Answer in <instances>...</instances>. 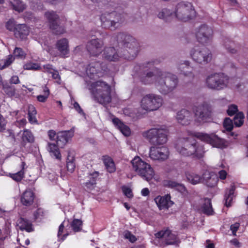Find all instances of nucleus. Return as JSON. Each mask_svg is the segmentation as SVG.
<instances>
[{
  "mask_svg": "<svg viewBox=\"0 0 248 248\" xmlns=\"http://www.w3.org/2000/svg\"><path fill=\"white\" fill-rule=\"evenodd\" d=\"M23 68L27 70H40L41 67L39 63L29 62L24 64Z\"/></svg>",
  "mask_w": 248,
  "mask_h": 248,
  "instance_id": "nucleus-47",
  "label": "nucleus"
},
{
  "mask_svg": "<svg viewBox=\"0 0 248 248\" xmlns=\"http://www.w3.org/2000/svg\"><path fill=\"white\" fill-rule=\"evenodd\" d=\"M52 77L54 79L56 80V82L60 84H61V77L59 74V72L56 70H54V72H52Z\"/></svg>",
  "mask_w": 248,
  "mask_h": 248,
  "instance_id": "nucleus-58",
  "label": "nucleus"
},
{
  "mask_svg": "<svg viewBox=\"0 0 248 248\" xmlns=\"http://www.w3.org/2000/svg\"><path fill=\"white\" fill-rule=\"evenodd\" d=\"M187 180L192 185H196L201 182L202 178L198 174L191 171L186 173Z\"/></svg>",
  "mask_w": 248,
  "mask_h": 248,
  "instance_id": "nucleus-39",
  "label": "nucleus"
},
{
  "mask_svg": "<svg viewBox=\"0 0 248 248\" xmlns=\"http://www.w3.org/2000/svg\"><path fill=\"white\" fill-rule=\"evenodd\" d=\"M112 122L115 126L125 136H130L131 131L129 127L124 124L119 118L114 117L112 119Z\"/></svg>",
  "mask_w": 248,
  "mask_h": 248,
  "instance_id": "nucleus-29",
  "label": "nucleus"
},
{
  "mask_svg": "<svg viewBox=\"0 0 248 248\" xmlns=\"http://www.w3.org/2000/svg\"><path fill=\"white\" fill-rule=\"evenodd\" d=\"M124 238L128 239L131 243H134L137 240L136 237L128 230L124 232Z\"/></svg>",
  "mask_w": 248,
  "mask_h": 248,
  "instance_id": "nucleus-53",
  "label": "nucleus"
},
{
  "mask_svg": "<svg viewBox=\"0 0 248 248\" xmlns=\"http://www.w3.org/2000/svg\"><path fill=\"white\" fill-rule=\"evenodd\" d=\"M196 15V11L193 8L191 3L181 2L178 3L176 7L174 13L167 9H163L158 15V18L162 19L166 22H170L173 18L186 22Z\"/></svg>",
  "mask_w": 248,
  "mask_h": 248,
  "instance_id": "nucleus-4",
  "label": "nucleus"
},
{
  "mask_svg": "<svg viewBox=\"0 0 248 248\" xmlns=\"http://www.w3.org/2000/svg\"><path fill=\"white\" fill-rule=\"evenodd\" d=\"M240 226V224L239 223H235L231 225L230 227V229L232 231V234L234 235H236V233L238 231Z\"/></svg>",
  "mask_w": 248,
  "mask_h": 248,
  "instance_id": "nucleus-60",
  "label": "nucleus"
},
{
  "mask_svg": "<svg viewBox=\"0 0 248 248\" xmlns=\"http://www.w3.org/2000/svg\"><path fill=\"white\" fill-rule=\"evenodd\" d=\"M16 22L14 19H10L6 23V29L9 31L14 32L16 28Z\"/></svg>",
  "mask_w": 248,
  "mask_h": 248,
  "instance_id": "nucleus-52",
  "label": "nucleus"
},
{
  "mask_svg": "<svg viewBox=\"0 0 248 248\" xmlns=\"http://www.w3.org/2000/svg\"><path fill=\"white\" fill-rule=\"evenodd\" d=\"M233 121L229 118H226L223 122V127L228 131H231L233 127Z\"/></svg>",
  "mask_w": 248,
  "mask_h": 248,
  "instance_id": "nucleus-50",
  "label": "nucleus"
},
{
  "mask_svg": "<svg viewBox=\"0 0 248 248\" xmlns=\"http://www.w3.org/2000/svg\"><path fill=\"white\" fill-rule=\"evenodd\" d=\"M6 120L0 114V131L4 130L6 126Z\"/></svg>",
  "mask_w": 248,
  "mask_h": 248,
  "instance_id": "nucleus-61",
  "label": "nucleus"
},
{
  "mask_svg": "<svg viewBox=\"0 0 248 248\" xmlns=\"http://www.w3.org/2000/svg\"><path fill=\"white\" fill-rule=\"evenodd\" d=\"M18 225L19 229L24 231H25L27 232H33L34 229L33 228L32 222L29 219L20 217L18 220Z\"/></svg>",
  "mask_w": 248,
  "mask_h": 248,
  "instance_id": "nucleus-32",
  "label": "nucleus"
},
{
  "mask_svg": "<svg viewBox=\"0 0 248 248\" xmlns=\"http://www.w3.org/2000/svg\"><path fill=\"white\" fill-rule=\"evenodd\" d=\"M29 32V28L26 24H19L16 25L14 34L16 38L24 40L27 38Z\"/></svg>",
  "mask_w": 248,
  "mask_h": 248,
  "instance_id": "nucleus-26",
  "label": "nucleus"
},
{
  "mask_svg": "<svg viewBox=\"0 0 248 248\" xmlns=\"http://www.w3.org/2000/svg\"><path fill=\"white\" fill-rule=\"evenodd\" d=\"M235 189L234 185H231L230 189L226 190L224 195L225 205L227 207L232 206V202L234 197Z\"/></svg>",
  "mask_w": 248,
  "mask_h": 248,
  "instance_id": "nucleus-34",
  "label": "nucleus"
},
{
  "mask_svg": "<svg viewBox=\"0 0 248 248\" xmlns=\"http://www.w3.org/2000/svg\"><path fill=\"white\" fill-rule=\"evenodd\" d=\"M231 243L234 245L235 247L239 248L241 247V244L239 242L238 240L236 238H234L231 240Z\"/></svg>",
  "mask_w": 248,
  "mask_h": 248,
  "instance_id": "nucleus-64",
  "label": "nucleus"
},
{
  "mask_svg": "<svg viewBox=\"0 0 248 248\" xmlns=\"http://www.w3.org/2000/svg\"><path fill=\"white\" fill-rule=\"evenodd\" d=\"M156 238H165V242L167 245H175L180 243L178 236L173 233L168 228L162 230L155 234Z\"/></svg>",
  "mask_w": 248,
  "mask_h": 248,
  "instance_id": "nucleus-16",
  "label": "nucleus"
},
{
  "mask_svg": "<svg viewBox=\"0 0 248 248\" xmlns=\"http://www.w3.org/2000/svg\"><path fill=\"white\" fill-rule=\"evenodd\" d=\"M192 136L215 147L223 148L225 146V140L219 138L214 133L206 134L194 132L192 133Z\"/></svg>",
  "mask_w": 248,
  "mask_h": 248,
  "instance_id": "nucleus-12",
  "label": "nucleus"
},
{
  "mask_svg": "<svg viewBox=\"0 0 248 248\" xmlns=\"http://www.w3.org/2000/svg\"><path fill=\"white\" fill-rule=\"evenodd\" d=\"M164 185L165 186L168 188H175L180 192H183L186 190V187L183 184L172 180L164 181Z\"/></svg>",
  "mask_w": 248,
  "mask_h": 248,
  "instance_id": "nucleus-35",
  "label": "nucleus"
},
{
  "mask_svg": "<svg viewBox=\"0 0 248 248\" xmlns=\"http://www.w3.org/2000/svg\"><path fill=\"white\" fill-rule=\"evenodd\" d=\"M170 198V195L167 194L164 196H158L155 198L154 201L159 210L168 209L173 204Z\"/></svg>",
  "mask_w": 248,
  "mask_h": 248,
  "instance_id": "nucleus-23",
  "label": "nucleus"
},
{
  "mask_svg": "<svg viewBox=\"0 0 248 248\" xmlns=\"http://www.w3.org/2000/svg\"><path fill=\"white\" fill-rule=\"evenodd\" d=\"M131 163L133 170L142 178L147 181L152 179L154 175V171L150 164L138 156L132 159Z\"/></svg>",
  "mask_w": 248,
  "mask_h": 248,
  "instance_id": "nucleus-7",
  "label": "nucleus"
},
{
  "mask_svg": "<svg viewBox=\"0 0 248 248\" xmlns=\"http://www.w3.org/2000/svg\"><path fill=\"white\" fill-rule=\"evenodd\" d=\"M177 69L179 74H183L186 77H188L189 79L194 78L193 68L189 65L188 61H185L177 65Z\"/></svg>",
  "mask_w": 248,
  "mask_h": 248,
  "instance_id": "nucleus-25",
  "label": "nucleus"
},
{
  "mask_svg": "<svg viewBox=\"0 0 248 248\" xmlns=\"http://www.w3.org/2000/svg\"><path fill=\"white\" fill-rule=\"evenodd\" d=\"M229 77L224 73H214L208 76L206 79V84L209 89L221 90L227 87Z\"/></svg>",
  "mask_w": 248,
  "mask_h": 248,
  "instance_id": "nucleus-9",
  "label": "nucleus"
},
{
  "mask_svg": "<svg viewBox=\"0 0 248 248\" xmlns=\"http://www.w3.org/2000/svg\"><path fill=\"white\" fill-rule=\"evenodd\" d=\"M73 106L74 108L76 110V111L79 114L85 115V113L84 112L83 110L80 107L79 104L77 102H75Z\"/></svg>",
  "mask_w": 248,
  "mask_h": 248,
  "instance_id": "nucleus-59",
  "label": "nucleus"
},
{
  "mask_svg": "<svg viewBox=\"0 0 248 248\" xmlns=\"http://www.w3.org/2000/svg\"><path fill=\"white\" fill-rule=\"evenodd\" d=\"M163 99L159 95L148 94L141 99L140 105L142 108L147 111L158 109L162 105Z\"/></svg>",
  "mask_w": 248,
  "mask_h": 248,
  "instance_id": "nucleus-11",
  "label": "nucleus"
},
{
  "mask_svg": "<svg viewBox=\"0 0 248 248\" xmlns=\"http://www.w3.org/2000/svg\"><path fill=\"white\" fill-rule=\"evenodd\" d=\"M35 198V193L31 188H27L21 195L20 200L21 203L26 207L31 206Z\"/></svg>",
  "mask_w": 248,
  "mask_h": 248,
  "instance_id": "nucleus-22",
  "label": "nucleus"
},
{
  "mask_svg": "<svg viewBox=\"0 0 248 248\" xmlns=\"http://www.w3.org/2000/svg\"><path fill=\"white\" fill-rule=\"evenodd\" d=\"M27 168L26 163L24 161H22L19 166L20 170L16 173H9V176L13 180L16 182H19L24 178L25 174V170Z\"/></svg>",
  "mask_w": 248,
  "mask_h": 248,
  "instance_id": "nucleus-30",
  "label": "nucleus"
},
{
  "mask_svg": "<svg viewBox=\"0 0 248 248\" xmlns=\"http://www.w3.org/2000/svg\"><path fill=\"white\" fill-rule=\"evenodd\" d=\"M2 89L5 93L9 97L13 96L16 93V89L14 86L10 85L8 83L3 84L2 82Z\"/></svg>",
  "mask_w": 248,
  "mask_h": 248,
  "instance_id": "nucleus-42",
  "label": "nucleus"
},
{
  "mask_svg": "<svg viewBox=\"0 0 248 248\" xmlns=\"http://www.w3.org/2000/svg\"><path fill=\"white\" fill-rule=\"evenodd\" d=\"M168 130L165 128H152L143 133V136L152 144L161 145L168 140Z\"/></svg>",
  "mask_w": 248,
  "mask_h": 248,
  "instance_id": "nucleus-8",
  "label": "nucleus"
},
{
  "mask_svg": "<svg viewBox=\"0 0 248 248\" xmlns=\"http://www.w3.org/2000/svg\"><path fill=\"white\" fill-rule=\"evenodd\" d=\"M157 61L148 62L141 65H136L133 69L141 82L150 84L156 79V86L159 92L164 94L172 92L177 86L178 80L177 76L169 72L159 71L155 68Z\"/></svg>",
  "mask_w": 248,
  "mask_h": 248,
  "instance_id": "nucleus-1",
  "label": "nucleus"
},
{
  "mask_svg": "<svg viewBox=\"0 0 248 248\" xmlns=\"http://www.w3.org/2000/svg\"><path fill=\"white\" fill-rule=\"evenodd\" d=\"M15 61V57L12 55H9L7 58L0 63V70H2L9 67Z\"/></svg>",
  "mask_w": 248,
  "mask_h": 248,
  "instance_id": "nucleus-45",
  "label": "nucleus"
},
{
  "mask_svg": "<svg viewBox=\"0 0 248 248\" xmlns=\"http://www.w3.org/2000/svg\"><path fill=\"white\" fill-rule=\"evenodd\" d=\"M56 47L60 52L62 57L64 58L66 55L68 54L69 52V44L67 39L62 38L58 40L56 44Z\"/></svg>",
  "mask_w": 248,
  "mask_h": 248,
  "instance_id": "nucleus-27",
  "label": "nucleus"
},
{
  "mask_svg": "<svg viewBox=\"0 0 248 248\" xmlns=\"http://www.w3.org/2000/svg\"><path fill=\"white\" fill-rule=\"evenodd\" d=\"M89 90L94 100L106 106L111 102V86L105 81L99 80L92 83Z\"/></svg>",
  "mask_w": 248,
  "mask_h": 248,
  "instance_id": "nucleus-5",
  "label": "nucleus"
},
{
  "mask_svg": "<svg viewBox=\"0 0 248 248\" xmlns=\"http://www.w3.org/2000/svg\"><path fill=\"white\" fill-rule=\"evenodd\" d=\"M102 160L108 172L111 173L115 171V165L111 157L108 155H103Z\"/></svg>",
  "mask_w": 248,
  "mask_h": 248,
  "instance_id": "nucleus-33",
  "label": "nucleus"
},
{
  "mask_svg": "<svg viewBox=\"0 0 248 248\" xmlns=\"http://www.w3.org/2000/svg\"><path fill=\"white\" fill-rule=\"evenodd\" d=\"M14 57L17 59H24L26 57V53L24 52L22 48L16 47L13 52Z\"/></svg>",
  "mask_w": 248,
  "mask_h": 248,
  "instance_id": "nucleus-48",
  "label": "nucleus"
},
{
  "mask_svg": "<svg viewBox=\"0 0 248 248\" xmlns=\"http://www.w3.org/2000/svg\"><path fill=\"white\" fill-rule=\"evenodd\" d=\"M204 201V202L202 206V212L208 216L213 215L214 214V210L212 208L211 199L206 198Z\"/></svg>",
  "mask_w": 248,
  "mask_h": 248,
  "instance_id": "nucleus-36",
  "label": "nucleus"
},
{
  "mask_svg": "<svg viewBox=\"0 0 248 248\" xmlns=\"http://www.w3.org/2000/svg\"><path fill=\"white\" fill-rule=\"evenodd\" d=\"M45 212L42 208H38L34 213L33 217L35 220L42 219L45 216Z\"/></svg>",
  "mask_w": 248,
  "mask_h": 248,
  "instance_id": "nucleus-51",
  "label": "nucleus"
},
{
  "mask_svg": "<svg viewBox=\"0 0 248 248\" xmlns=\"http://www.w3.org/2000/svg\"><path fill=\"white\" fill-rule=\"evenodd\" d=\"M93 2L101 3L106 5L107 9L112 7L114 10L110 12L103 14L100 16V20L103 28L108 29L111 31L121 26L124 22L125 17L124 13H121L125 5L123 3H116L112 0H91Z\"/></svg>",
  "mask_w": 248,
  "mask_h": 248,
  "instance_id": "nucleus-3",
  "label": "nucleus"
},
{
  "mask_svg": "<svg viewBox=\"0 0 248 248\" xmlns=\"http://www.w3.org/2000/svg\"><path fill=\"white\" fill-rule=\"evenodd\" d=\"M10 83L11 84H17L20 83V80L18 76H13L10 79Z\"/></svg>",
  "mask_w": 248,
  "mask_h": 248,
  "instance_id": "nucleus-62",
  "label": "nucleus"
},
{
  "mask_svg": "<svg viewBox=\"0 0 248 248\" xmlns=\"http://www.w3.org/2000/svg\"><path fill=\"white\" fill-rule=\"evenodd\" d=\"M227 173L225 170H221L218 172L219 178L221 180H225L226 178Z\"/></svg>",
  "mask_w": 248,
  "mask_h": 248,
  "instance_id": "nucleus-63",
  "label": "nucleus"
},
{
  "mask_svg": "<svg viewBox=\"0 0 248 248\" xmlns=\"http://www.w3.org/2000/svg\"><path fill=\"white\" fill-rule=\"evenodd\" d=\"M104 45L103 40L93 39L87 42L86 49L91 56H98L102 52Z\"/></svg>",
  "mask_w": 248,
  "mask_h": 248,
  "instance_id": "nucleus-17",
  "label": "nucleus"
},
{
  "mask_svg": "<svg viewBox=\"0 0 248 248\" xmlns=\"http://www.w3.org/2000/svg\"><path fill=\"white\" fill-rule=\"evenodd\" d=\"M169 155V149L165 146L152 147L150 151V156L153 160H164Z\"/></svg>",
  "mask_w": 248,
  "mask_h": 248,
  "instance_id": "nucleus-18",
  "label": "nucleus"
},
{
  "mask_svg": "<svg viewBox=\"0 0 248 248\" xmlns=\"http://www.w3.org/2000/svg\"><path fill=\"white\" fill-rule=\"evenodd\" d=\"M57 134L56 131L54 130H49L47 132V135L49 139L51 141L55 140L56 141Z\"/></svg>",
  "mask_w": 248,
  "mask_h": 248,
  "instance_id": "nucleus-57",
  "label": "nucleus"
},
{
  "mask_svg": "<svg viewBox=\"0 0 248 248\" xmlns=\"http://www.w3.org/2000/svg\"><path fill=\"white\" fill-rule=\"evenodd\" d=\"M13 9L18 12H21L26 8V5L21 0H14L11 2Z\"/></svg>",
  "mask_w": 248,
  "mask_h": 248,
  "instance_id": "nucleus-41",
  "label": "nucleus"
},
{
  "mask_svg": "<svg viewBox=\"0 0 248 248\" xmlns=\"http://www.w3.org/2000/svg\"><path fill=\"white\" fill-rule=\"evenodd\" d=\"M237 111V106L235 105H231L228 108V109L227 110V113L228 115L232 116L234 115L235 114H236Z\"/></svg>",
  "mask_w": 248,
  "mask_h": 248,
  "instance_id": "nucleus-55",
  "label": "nucleus"
},
{
  "mask_svg": "<svg viewBox=\"0 0 248 248\" xmlns=\"http://www.w3.org/2000/svg\"><path fill=\"white\" fill-rule=\"evenodd\" d=\"M244 114L242 112H237L234 116L233 121L234 125L240 127L244 123Z\"/></svg>",
  "mask_w": 248,
  "mask_h": 248,
  "instance_id": "nucleus-44",
  "label": "nucleus"
},
{
  "mask_svg": "<svg viewBox=\"0 0 248 248\" xmlns=\"http://www.w3.org/2000/svg\"><path fill=\"white\" fill-rule=\"evenodd\" d=\"M49 151L51 156H53L59 160L62 159V155L57 144L48 143Z\"/></svg>",
  "mask_w": 248,
  "mask_h": 248,
  "instance_id": "nucleus-37",
  "label": "nucleus"
},
{
  "mask_svg": "<svg viewBox=\"0 0 248 248\" xmlns=\"http://www.w3.org/2000/svg\"><path fill=\"white\" fill-rule=\"evenodd\" d=\"M37 113L35 107L31 105L29 106L28 108V119L31 123H34L37 122L36 119V115Z\"/></svg>",
  "mask_w": 248,
  "mask_h": 248,
  "instance_id": "nucleus-43",
  "label": "nucleus"
},
{
  "mask_svg": "<svg viewBox=\"0 0 248 248\" xmlns=\"http://www.w3.org/2000/svg\"><path fill=\"white\" fill-rule=\"evenodd\" d=\"M123 191L127 197L128 198H132L133 197V194L132 191V190L127 187H123Z\"/></svg>",
  "mask_w": 248,
  "mask_h": 248,
  "instance_id": "nucleus-56",
  "label": "nucleus"
},
{
  "mask_svg": "<svg viewBox=\"0 0 248 248\" xmlns=\"http://www.w3.org/2000/svg\"><path fill=\"white\" fill-rule=\"evenodd\" d=\"M74 130L71 128L69 130L59 131L57 134L56 144L60 148H63L68 141L74 136Z\"/></svg>",
  "mask_w": 248,
  "mask_h": 248,
  "instance_id": "nucleus-21",
  "label": "nucleus"
},
{
  "mask_svg": "<svg viewBox=\"0 0 248 248\" xmlns=\"http://www.w3.org/2000/svg\"><path fill=\"white\" fill-rule=\"evenodd\" d=\"M71 225L74 232H78L82 229V221L79 219H74Z\"/></svg>",
  "mask_w": 248,
  "mask_h": 248,
  "instance_id": "nucleus-46",
  "label": "nucleus"
},
{
  "mask_svg": "<svg viewBox=\"0 0 248 248\" xmlns=\"http://www.w3.org/2000/svg\"><path fill=\"white\" fill-rule=\"evenodd\" d=\"M176 119L179 123L184 125H187L192 120V115L190 111L182 109L177 112Z\"/></svg>",
  "mask_w": 248,
  "mask_h": 248,
  "instance_id": "nucleus-24",
  "label": "nucleus"
},
{
  "mask_svg": "<svg viewBox=\"0 0 248 248\" xmlns=\"http://www.w3.org/2000/svg\"><path fill=\"white\" fill-rule=\"evenodd\" d=\"M45 16L48 21L49 28L52 33L55 35H61L65 32L64 26H61L59 23V16L54 11H47Z\"/></svg>",
  "mask_w": 248,
  "mask_h": 248,
  "instance_id": "nucleus-14",
  "label": "nucleus"
},
{
  "mask_svg": "<svg viewBox=\"0 0 248 248\" xmlns=\"http://www.w3.org/2000/svg\"><path fill=\"white\" fill-rule=\"evenodd\" d=\"M104 72L105 70L103 69L102 64L98 62L90 63L86 70L87 74L91 79L102 77Z\"/></svg>",
  "mask_w": 248,
  "mask_h": 248,
  "instance_id": "nucleus-19",
  "label": "nucleus"
},
{
  "mask_svg": "<svg viewBox=\"0 0 248 248\" xmlns=\"http://www.w3.org/2000/svg\"><path fill=\"white\" fill-rule=\"evenodd\" d=\"M64 229V226L63 225V222H62L59 226V230H58V237L59 238H60V236H62L61 239L62 240V241H63L64 240H65L66 239V238L67 237V236L69 235V234L68 233H66L62 235V233L63 232Z\"/></svg>",
  "mask_w": 248,
  "mask_h": 248,
  "instance_id": "nucleus-54",
  "label": "nucleus"
},
{
  "mask_svg": "<svg viewBox=\"0 0 248 248\" xmlns=\"http://www.w3.org/2000/svg\"><path fill=\"white\" fill-rule=\"evenodd\" d=\"M99 172L97 171H91L87 173L86 176V182L83 184L84 189L87 191H90L95 188L96 182L99 179Z\"/></svg>",
  "mask_w": 248,
  "mask_h": 248,
  "instance_id": "nucleus-20",
  "label": "nucleus"
},
{
  "mask_svg": "<svg viewBox=\"0 0 248 248\" xmlns=\"http://www.w3.org/2000/svg\"><path fill=\"white\" fill-rule=\"evenodd\" d=\"M66 167L67 170L72 173L76 168L75 158L73 155L69 152L66 159Z\"/></svg>",
  "mask_w": 248,
  "mask_h": 248,
  "instance_id": "nucleus-40",
  "label": "nucleus"
},
{
  "mask_svg": "<svg viewBox=\"0 0 248 248\" xmlns=\"http://www.w3.org/2000/svg\"><path fill=\"white\" fill-rule=\"evenodd\" d=\"M193 112L196 122L201 124L210 121L212 120L213 109L211 105L204 102L195 106Z\"/></svg>",
  "mask_w": 248,
  "mask_h": 248,
  "instance_id": "nucleus-10",
  "label": "nucleus"
},
{
  "mask_svg": "<svg viewBox=\"0 0 248 248\" xmlns=\"http://www.w3.org/2000/svg\"><path fill=\"white\" fill-rule=\"evenodd\" d=\"M217 177L209 172H205L202 175V182L208 187H214L217 185Z\"/></svg>",
  "mask_w": 248,
  "mask_h": 248,
  "instance_id": "nucleus-31",
  "label": "nucleus"
},
{
  "mask_svg": "<svg viewBox=\"0 0 248 248\" xmlns=\"http://www.w3.org/2000/svg\"><path fill=\"white\" fill-rule=\"evenodd\" d=\"M117 41L121 47L118 52L114 47H105L103 53L105 59L110 62H117L121 58L132 60L137 56L140 50L139 44L132 36L120 32L117 35Z\"/></svg>",
  "mask_w": 248,
  "mask_h": 248,
  "instance_id": "nucleus-2",
  "label": "nucleus"
},
{
  "mask_svg": "<svg viewBox=\"0 0 248 248\" xmlns=\"http://www.w3.org/2000/svg\"><path fill=\"white\" fill-rule=\"evenodd\" d=\"M175 147L178 152L184 156H192L193 158L198 159L202 158L203 156V147L197 146L196 141L194 140H185L181 144L176 145Z\"/></svg>",
  "mask_w": 248,
  "mask_h": 248,
  "instance_id": "nucleus-6",
  "label": "nucleus"
},
{
  "mask_svg": "<svg viewBox=\"0 0 248 248\" xmlns=\"http://www.w3.org/2000/svg\"><path fill=\"white\" fill-rule=\"evenodd\" d=\"M190 56L195 62L201 64H206L212 59L210 50L204 46H195L190 51Z\"/></svg>",
  "mask_w": 248,
  "mask_h": 248,
  "instance_id": "nucleus-13",
  "label": "nucleus"
},
{
  "mask_svg": "<svg viewBox=\"0 0 248 248\" xmlns=\"http://www.w3.org/2000/svg\"><path fill=\"white\" fill-rule=\"evenodd\" d=\"M21 135V143L25 146L27 143H32L34 141V136L32 132L28 129L21 130L19 133Z\"/></svg>",
  "mask_w": 248,
  "mask_h": 248,
  "instance_id": "nucleus-28",
  "label": "nucleus"
},
{
  "mask_svg": "<svg viewBox=\"0 0 248 248\" xmlns=\"http://www.w3.org/2000/svg\"><path fill=\"white\" fill-rule=\"evenodd\" d=\"M44 95H39L37 96V100L40 102H45L48 98L50 92L48 88L47 87H45L44 90Z\"/></svg>",
  "mask_w": 248,
  "mask_h": 248,
  "instance_id": "nucleus-49",
  "label": "nucleus"
},
{
  "mask_svg": "<svg viewBox=\"0 0 248 248\" xmlns=\"http://www.w3.org/2000/svg\"><path fill=\"white\" fill-rule=\"evenodd\" d=\"M223 45L227 51L231 54H235L237 52L235 43L228 37L224 39Z\"/></svg>",
  "mask_w": 248,
  "mask_h": 248,
  "instance_id": "nucleus-38",
  "label": "nucleus"
},
{
  "mask_svg": "<svg viewBox=\"0 0 248 248\" xmlns=\"http://www.w3.org/2000/svg\"><path fill=\"white\" fill-rule=\"evenodd\" d=\"M213 31L207 25H202L196 33L197 41L203 45L210 43L212 39Z\"/></svg>",
  "mask_w": 248,
  "mask_h": 248,
  "instance_id": "nucleus-15",
  "label": "nucleus"
}]
</instances>
